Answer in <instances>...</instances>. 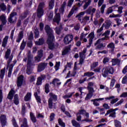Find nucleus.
Masks as SVG:
<instances>
[{
  "mask_svg": "<svg viewBox=\"0 0 127 127\" xmlns=\"http://www.w3.org/2000/svg\"><path fill=\"white\" fill-rule=\"evenodd\" d=\"M45 29L46 30V32H47L48 35V39L47 40V43L49 45V49L52 50L54 48V36H53V30L51 29L49 25H46Z\"/></svg>",
  "mask_w": 127,
  "mask_h": 127,
  "instance_id": "f257e3e1",
  "label": "nucleus"
},
{
  "mask_svg": "<svg viewBox=\"0 0 127 127\" xmlns=\"http://www.w3.org/2000/svg\"><path fill=\"white\" fill-rule=\"evenodd\" d=\"M33 58V56L31 55L30 52H29L28 53V58H25L23 59L24 62H27V71L26 73L28 75H30L32 73V69L30 68V65L31 64V61H32V59Z\"/></svg>",
  "mask_w": 127,
  "mask_h": 127,
  "instance_id": "f03ea898",
  "label": "nucleus"
},
{
  "mask_svg": "<svg viewBox=\"0 0 127 127\" xmlns=\"http://www.w3.org/2000/svg\"><path fill=\"white\" fill-rule=\"evenodd\" d=\"M11 51L9 49H7L6 51L5 52L4 59L7 61V66H9V64L12 61L13 59V55L11 54Z\"/></svg>",
  "mask_w": 127,
  "mask_h": 127,
  "instance_id": "7ed1b4c3",
  "label": "nucleus"
},
{
  "mask_svg": "<svg viewBox=\"0 0 127 127\" xmlns=\"http://www.w3.org/2000/svg\"><path fill=\"white\" fill-rule=\"evenodd\" d=\"M111 26H112V21L110 20H106L105 23L102 24L101 27L97 30V33H101V32L104 30V27H105L106 29H109Z\"/></svg>",
  "mask_w": 127,
  "mask_h": 127,
  "instance_id": "20e7f679",
  "label": "nucleus"
},
{
  "mask_svg": "<svg viewBox=\"0 0 127 127\" xmlns=\"http://www.w3.org/2000/svg\"><path fill=\"white\" fill-rule=\"evenodd\" d=\"M49 96L50 98L49 99V107L50 109H53V101L54 102H56V101H57V96L52 93H50L49 94Z\"/></svg>",
  "mask_w": 127,
  "mask_h": 127,
  "instance_id": "39448f33",
  "label": "nucleus"
},
{
  "mask_svg": "<svg viewBox=\"0 0 127 127\" xmlns=\"http://www.w3.org/2000/svg\"><path fill=\"white\" fill-rule=\"evenodd\" d=\"M45 4L43 2L40 3L37 9V16L40 18L44 14V8Z\"/></svg>",
  "mask_w": 127,
  "mask_h": 127,
  "instance_id": "423d86ee",
  "label": "nucleus"
},
{
  "mask_svg": "<svg viewBox=\"0 0 127 127\" xmlns=\"http://www.w3.org/2000/svg\"><path fill=\"white\" fill-rule=\"evenodd\" d=\"M79 114V115H82L83 116H85L86 119L84 120H83L82 122H86V123H91V122H93L92 120L89 119V114L86 112L84 110H79V112L77 113Z\"/></svg>",
  "mask_w": 127,
  "mask_h": 127,
  "instance_id": "0eeeda50",
  "label": "nucleus"
},
{
  "mask_svg": "<svg viewBox=\"0 0 127 127\" xmlns=\"http://www.w3.org/2000/svg\"><path fill=\"white\" fill-rule=\"evenodd\" d=\"M73 35L68 34L66 35L64 38V44H69L73 41Z\"/></svg>",
  "mask_w": 127,
  "mask_h": 127,
  "instance_id": "6e6552de",
  "label": "nucleus"
},
{
  "mask_svg": "<svg viewBox=\"0 0 127 127\" xmlns=\"http://www.w3.org/2000/svg\"><path fill=\"white\" fill-rule=\"evenodd\" d=\"M57 11H58V8H56L55 10V13H56V15L53 19V21L54 22H56L58 24H59V22H60V20H61V16H60V13H57Z\"/></svg>",
  "mask_w": 127,
  "mask_h": 127,
  "instance_id": "1a4fd4ad",
  "label": "nucleus"
},
{
  "mask_svg": "<svg viewBox=\"0 0 127 127\" xmlns=\"http://www.w3.org/2000/svg\"><path fill=\"white\" fill-rule=\"evenodd\" d=\"M15 15H16V12H12L10 14L8 18V21L10 23H14V22H16V17H15Z\"/></svg>",
  "mask_w": 127,
  "mask_h": 127,
  "instance_id": "9d476101",
  "label": "nucleus"
},
{
  "mask_svg": "<svg viewBox=\"0 0 127 127\" xmlns=\"http://www.w3.org/2000/svg\"><path fill=\"white\" fill-rule=\"evenodd\" d=\"M0 20L2 22V24L0 25V31H1L3 25L6 23V16L4 15L0 16Z\"/></svg>",
  "mask_w": 127,
  "mask_h": 127,
  "instance_id": "9b49d317",
  "label": "nucleus"
},
{
  "mask_svg": "<svg viewBox=\"0 0 127 127\" xmlns=\"http://www.w3.org/2000/svg\"><path fill=\"white\" fill-rule=\"evenodd\" d=\"M23 81H24V77H23L22 75H20L17 78V87H21V86H22V84H23Z\"/></svg>",
  "mask_w": 127,
  "mask_h": 127,
  "instance_id": "f8f14e48",
  "label": "nucleus"
},
{
  "mask_svg": "<svg viewBox=\"0 0 127 127\" xmlns=\"http://www.w3.org/2000/svg\"><path fill=\"white\" fill-rule=\"evenodd\" d=\"M47 67V64L45 63H42L38 65V72H41L43 71Z\"/></svg>",
  "mask_w": 127,
  "mask_h": 127,
  "instance_id": "ddd939ff",
  "label": "nucleus"
},
{
  "mask_svg": "<svg viewBox=\"0 0 127 127\" xmlns=\"http://www.w3.org/2000/svg\"><path fill=\"white\" fill-rule=\"evenodd\" d=\"M0 122L2 127H4L6 125V116L4 115H1L0 117Z\"/></svg>",
  "mask_w": 127,
  "mask_h": 127,
  "instance_id": "4468645a",
  "label": "nucleus"
},
{
  "mask_svg": "<svg viewBox=\"0 0 127 127\" xmlns=\"http://www.w3.org/2000/svg\"><path fill=\"white\" fill-rule=\"evenodd\" d=\"M108 115H110L109 117H111V118H116V112L114 111V109H112L108 110L105 116H108Z\"/></svg>",
  "mask_w": 127,
  "mask_h": 127,
  "instance_id": "2eb2a0df",
  "label": "nucleus"
},
{
  "mask_svg": "<svg viewBox=\"0 0 127 127\" xmlns=\"http://www.w3.org/2000/svg\"><path fill=\"white\" fill-rule=\"evenodd\" d=\"M104 100H105L104 98H96L91 100V102H93L94 106H95V107H99V106H100V104L98 103V101H104Z\"/></svg>",
  "mask_w": 127,
  "mask_h": 127,
  "instance_id": "dca6fc26",
  "label": "nucleus"
},
{
  "mask_svg": "<svg viewBox=\"0 0 127 127\" xmlns=\"http://www.w3.org/2000/svg\"><path fill=\"white\" fill-rule=\"evenodd\" d=\"M77 10H78V7H76V6H75V5L73 6L72 8L69 12L68 15H67V17H68V18L71 17V16H72V15H73L74 12H75V11H77Z\"/></svg>",
  "mask_w": 127,
  "mask_h": 127,
  "instance_id": "f3484780",
  "label": "nucleus"
},
{
  "mask_svg": "<svg viewBox=\"0 0 127 127\" xmlns=\"http://www.w3.org/2000/svg\"><path fill=\"white\" fill-rule=\"evenodd\" d=\"M44 79H45V75H42L39 77L37 81V85H41L42 84V80H44Z\"/></svg>",
  "mask_w": 127,
  "mask_h": 127,
  "instance_id": "a211bd4d",
  "label": "nucleus"
},
{
  "mask_svg": "<svg viewBox=\"0 0 127 127\" xmlns=\"http://www.w3.org/2000/svg\"><path fill=\"white\" fill-rule=\"evenodd\" d=\"M22 38H23V31H21L19 32L18 37L16 40V42L19 43Z\"/></svg>",
  "mask_w": 127,
  "mask_h": 127,
  "instance_id": "6ab92c4d",
  "label": "nucleus"
},
{
  "mask_svg": "<svg viewBox=\"0 0 127 127\" xmlns=\"http://www.w3.org/2000/svg\"><path fill=\"white\" fill-rule=\"evenodd\" d=\"M40 93V90H38L37 92H36L34 93V96L36 98V100H37V103H41V99H40V97L38 96L39 94Z\"/></svg>",
  "mask_w": 127,
  "mask_h": 127,
  "instance_id": "aec40b11",
  "label": "nucleus"
},
{
  "mask_svg": "<svg viewBox=\"0 0 127 127\" xmlns=\"http://www.w3.org/2000/svg\"><path fill=\"white\" fill-rule=\"evenodd\" d=\"M88 37L89 38L90 44H92L93 40L95 38V33L91 32L89 35Z\"/></svg>",
  "mask_w": 127,
  "mask_h": 127,
  "instance_id": "412c9836",
  "label": "nucleus"
},
{
  "mask_svg": "<svg viewBox=\"0 0 127 127\" xmlns=\"http://www.w3.org/2000/svg\"><path fill=\"white\" fill-rule=\"evenodd\" d=\"M102 75L103 77H104V78H107L109 74V72H108V70L107 69V67L103 68L102 70Z\"/></svg>",
  "mask_w": 127,
  "mask_h": 127,
  "instance_id": "4be33fe9",
  "label": "nucleus"
},
{
  "mask_svg": "<svg viewBox=\"0 0 127 127\" xmlns=\"http://www.w3.org/2000/svg\"><path fill=\"white\" fill-rule=\"evenodd\" d=\"M105 36L104 37L99 39L96 42V43L95 44V45H97V44H99V43H101V41H103L104 40H108L110 37L109 36H106L104 35Z\"/></svg>",
  "mask_w": 127,
  "mask_h": 127,
  "instance_id": "5701e85b",
  "label": "nucleus"
},
{
  "mask_svg": "<svg viewBox=\"0 0 127 127\" xmlns=\"http://www.w3.org/2000/svg\"><path fill=\"white\" fill-rule=\"evenodd\" d=\"M9 37L8 36H5V37L3 39L2 46V47H5L6 45L7 44V41L8 40Z\"/></svg>",
  "mask_w": 127,
  "mask_h": 127,
  "instance_id": "b1692460",
  "label": "nucleus"
},
{
  "mask_svg": "<svg viewBox=\"0 0 127 127\" xmlns=\"http://www.w3.org/2000/svg\"><path fill=\"white\" fill-rule=\"evenodd\" d=\"M84 1H85V3L83 5V9H86L88 6L91 4V2H92V0H86Z\"/></svg>",
  "mask_w": 127,
  "mask_h": 127,
  "instance_id": "393cba45",
  "label": "nucleus"
},
{
  "mask_svg": "<svg viewBox=\"0 0 127 127\" xmlns=\"http://www.w3.org/2000/svg\"><path fill=\"white\" fill-rule=\"evenodd\" d=\"M112 62L113 66H115V65H119L121 63V60L118 59H113Z\"/></svg>",
  "mask_w": 127,
  "mask_h": 127,
  "instance_id": "a878e982",
  "label": "nucleus"
},
{
  "mask_svg": "<svg viewBox=\"0 0 127 127\" xmlns=\"http://www.w3.org/2000/svg\"><path fill=\"white\" fill-rule=\"evenodd\" d=\"M30 117L32 123H36L37 122L36 118L35 117V116L32 112H31L30 113Z\"/></svg>",
  "mask_w": 127,
  "mask_h": 127,
  "instance_id": "bb28decb",
  "label": "nucleus"
},
{
  "mask_svg": "<svg viewBox=\"0 0 127 127\" xmlns=\"http://www.w3.org/2000/svg\"><path fill=\"white\" fill-rule=\"evenodd\" d=\"M14 94V91L11 89L10 91L9 92V94L7 96V98L9 100H12V98H13V94Z\"/></svg>",
  "mask_w": 127,
  "mask_h": 127,
  "instance_id": "cd10ccee",
  "label": "nucleus"
},
{
  "mask_svg": "<svg viewBox=\"0 0 127 127\" xmlns=\"http://www.w3.org/2000/svg\"><path fill=\"white\" fill-rule=\"evenodd\" d=\"M84 14V11L81 12L79 14L76 16V17L78 18V20H80V21H81L83 19V16Z\"/></svg>",
  "mask_w": 127,
  "mask_h": 127,
  "instance_id": "c85d7f7f",
  "label": "nucleus"
},
{
  "mask_svg": "<svg viewBox=\"0 0 127 127\" xmlns=\"http://www.w3.org/2000/svg\"><path fill=\"white\" fill-rule=\"evenodd\" d=\"M14 103L15 105H18L19 104V100L18 99V95L17 94L14 96Z\"/></svg>",
  "mask_w": 127,
  "mask_h": 127,
  "instance_id": "c756f323",
  "label": "nucleus"
},
{
  "mask_svg": "<svg viewBox=\"0 0 127 127\" xmlns=\"http://www.w3.org/2000/svg\"><path fill=\"white\" fill-rule=\"evenodd\" d=\"M31 99V93H28L24 97V101L27 102Z\"/></svg>",
  "mask_w": 127,
  "mask_h": 127,
  "instance_id": "7c9ffc66",
  "label": "nucleus"
},
{
  "mask_svg": "<svg viewBox=\"0 0 127 127\" xmlns=\"http://www.w3.org/2000/svg\"><path fill=\"white\" fill-rule=\"evenodd\" d=\"M70 47H66L65 48H64V51L62 53V55H66L69 51H70Z\"/></svg>",
  "mask_w": 127,
  "mask_h": 127,
  "instance_id": "2f4dec72",
  "label": "nucleus"
},
{
  "mask_svg": "<svg viewBox=\"0 0 127 127\" xmlns=\"http://www.w3.org/2000/svg\"><path fill=\"white\" fill-rule=\"evenodd\" d=\"M53 85H57L58 86H59L60 85H61V82H60V80L56 78L53 80Z\"/></svg>",
  "mask_w": 127,
  "mask_h": 127,
  "instance_id": "473e14b6",
  "label": "nucleus"
},
{
  "mask_svg": "<svg viewBox=\"0 0 127 127\" xmlns=\"http://www.w3.org/2000/svg\"><path fill=\"white\" fill-rule=\"evenodd\" d=\"M71 123L72 124V126L75 127H81V125L79 123L77 122L75 120H72Z\"/></svg>",
  "mask_w": 127,
  "mask_h": 127,
  "instance_id": "72a5a7b5",
  "label": "nucleus"
},
{
  "mask_svg": "<svg viewBox=\"0 0 127 127\" xmlns=\"http://www.w3.org/2000/svg\"><path fill=\"white\" fill-rule=\"evenodd\" d=\"M59 126L61 127H65V123L63 122V120L61 118H59L58 120Z\"/></svg>",
  "mask_w": 127,
  "mask_h": 127,
  "instance_id": "f704fd0d",
  "label": "nucleus"
},
{
  "mask_svg": "<svg viewBox=\"0 0 127 127\" xmlns=\"http://www.w3.org/2000/svg\"><path fill=\"white\" fill-rule=\"evenodd\" d=\"M25 45H26V42H25V41H24V40H23V41L21 44V46L20 47V50H23V49H24V48H25Z\"/></svg>",
  "mask_w": 127,
  "mask_h": 127,
  "instance_id": "c9c22d12",
  "label": "nucleus"
},
{
  "mask_svg": "<svg viewBox=\"0 0 127 127\" xmlns=\"http://www.w3.org/2000/svg\"><path fill=\"white\" fill-rule=\"evenodd\" d=\"M73 65V64L72 63H67L66 64V65L65 66L64 69L63 70V73L67 70V67L71 68V66Z\"/></svg>",
  "mask_w": 127,
  "mask_h": 127,
  "instance_id": "e433bc0d",
  "label": "nucleus"
},
{
  "mask_svg": "<svg viewBox=\"0 0 127 127\" xmlns=\"http://www.w3.org/2000/svg\"><path fill=\"white\" fill-rule=\"evenodd\" d=\"M106 69L107 70V72H108L109 74H113L114 68L112 66H108V67H106Z\"/></svg>",
  "mask_w": 127,
  "mask_h": 127,
  "instance_id": "4c0bfd02",
  "label": "nucleus"
},
{
  "mask_svg": "<svg viewBox=\"0 0 127 127\" xmlns=\"http://www.w3.org/2000/svg\"><path fill=\"white\" fill-rule=\"evenodd\" d=\"M23 124L21 125V127H28V126L27 125V120L25 118H24Z\"/></svg>",
  "mask_w": 127,
  "mask_h": 127,
  "instance_id": "58836bf2",
  "label": "nucleus"
},
{
  "mask_svg": "<svg viewBox=\"0 0 127 127\" xmlns=\"http://www.w3.org/2000/svg\"><path fill=\"white\" fill-rule=\"evenodd\" d=\"M54 1H55V0H51L50 1L49 4L50 9H52L54 7Z\"/></svg>",
  "mask_w": 127,
  "mask_h": 127,
  "instance_id": "ea45409f",
  "label": "nucleus"
},
{
  "mask_svg": "<svg viewBox=\"0 0 127 127\" xmlns=\"http://www.w3.org/2000/svg\"><path fill=\"white\" fill-rule=\"evenodd\" d=\"M44 43V41L43 39H40L39 41H36L35 42L36 45H42Z\"/></svg>",
  "mask_w": 127,
  "mask_h": 127,
  "instance_id": "a19ab883",
  "label": "nucleus"
},
{
  "mask_svg": "<svg viewBox=\"0 0 127 127\" xmlns=\"http://www.w3.org/2000/svg\"><path fill=\"white\" fill-rule=\"evenodd\" d=\"M108 48H111V49H115V44L113 42L110 43L107 45Z\"/></svg>",
  "mask_w": 127,
  "mask_h": 127,
  "instance_id": "79ce46f5",
  "label": "nucleus"
},
{
  "mask_svg": "<svg viewBox=\"0 0 127 127\" xmlns=\"http://www.w3.org/2000/svg\"><path fill=\"white\" fill-rule=\"evenodd\" d=\"M75 92H71L70 93H68L67 94H66V95L63 96L64 99H67V98H71V97H72V96H73V95H74V93Z\"/></svg>",
  "mask_w": 127,
  "mask_h": 127,
  "instance_id": "37998d69",
  "label": "nucleus"
},
{
  "mask_svg": "<svg viewBox=\"0 0 127 127\" xmlns=\"http://www.w3.org/2000/svg\"><path fill=\"white\" fill-rule=\"evenodd\" d=\"M99 65V63L96 62L93 63L91 65V70H93V69H95Z\"/></svg>",
  "mask_w": 127,
  "mask_h": 127,
  "instance_id": "c03bdc74",
  "label": "nucleus"
},
{
  "mask_svg": "<svg viewBox=\"0 0 127 127\" xmlns=\"http://www.w3.org/2000/svg\"><path fill=\"white\" fill-rule=\"evenodd\" d=\"M87 89L89 93H90V94H94V93H95V90H94V88L93 87L88 86Z\"/></svg>",
  "mask_w": 127,
  "mask_h": 127,
  "instance_id": "a18cd8bd",
  "label": "nucleus"
},
{
  "mask_svg": "<svg viewBox=\"0 0 127 127\" xmlns=\"http://www.w3.org/2000/svg\"><path fill=\"white\" fill-rule=\"evenodd\" d=\"M94 72H87L84 73V76H87V77H92L94 75Z\"/></svg>",
  "mask_w": 127,
  "mask_h": 127,
  "instance_id": "49530a36",
  "label": "nucleus"
},
{
  "mask_svg": "<svg viewBox=\"0 0 127 127\" xmlns=\"http://www.w3.org/2000/svg\"><path fill=\"white\" fill-rule=\"evenodd\" d=\"M13 67V66H12V64H11L10 65L8 73V77H10V76H11V72H12Z\"/></svg>",
  "mask_w": 127,
  "mask_h": 127,
  "instance_id": "de8ad7c7",
  "label": "nucleus"
},
{
  "mask_svg": "<svg viewBox=\"0 0 127 127\" xmlns=\"http://www.w3.org/2000/svg\"><path fill=\"white\" fill-rule=\"evenodd\" d=\"M54 119H55V114L51 113L50 116V121L53 122Z\"/></svg>",
  "mask_w": 127,
  "mask_h": 127,
  "instance_id": "09e8293b",
  "label": "nucleus"
},
{
  "mask_svg": "<svg viewBox=\"0 0 127 127\" xmlns=\"http://www.w3.org/2000/svg\"><path fill=\"white\" fill-rule=\"evenodd\" d=\"M92 97H93V93H90L89 92V93L87 94L86 97H85L86 101H88V100H90V99H91Z\"/></svg>",
  "mask_w": 127,
  "mask_h": 127,
  "instance_id": "8fccbe9b",
  "label": "nucleus"
},
{
  "mask_svg": "<svg viewBox=\"0 0 127 127\" xmlns=\"http://www.w3.org/2000/svg\"><path fill=\"white\" fill-rule=\"evenodd\" d=\"M104 47L105 46H104V44L103 43H101L97 46L96 49L101 50L102 49H104Z\"/></svg>",
  "mask_w": 127,
  "mask_h": 127,
  "instance_id": "3c124183",
  "label": "nucleus"
},
{
  "mask_svg": "<svg viewBox=\"0 0 127 127\" xmlns=\"http://www.w3.org/2000/svg\"><path fill=\"white\" fill-rule=\"evenodd\" d=\"M45 91L47 94H48L49 92V84L48 83H47L45 87Z\"/></svg>",
  "mask_w": 127,
  "mask_h": 127,
  "instance_id": "603ef678",
  "label": "nucleus"
},
{
  "mask_svg": "<svg viewBox=\"0 0 127 127\" xmlns=\"http://www.w3.org/2000/svg\"><path fill=\"white\" fill-rule=\"evenodd\" d=\"M115 126L116 127H122V125L121 124V122L118 120H115Z\"/></svg>",
  "mask_w": 127,
  "mask_h": 127,
  "instance_id": "864d4df0",
  "label": "nucleus"
},
{
  "mask_svg": "<svg viewBox=\"0 0 127 127\" xmlns=\"http://www.w3.org/2000/svg\"><path fill=\"white\" fill-rule=\"evenodd\" d=\"M59 67H60V62H57L55 66L56 71H58V70H59Z\"/></svg>",
  "mask_w": 127,
  "mask_h": 127,
  "instance_id": "5fc2aeb1",
  "label": "nucleus"
},
{
  "mask_svg": "<svg viewBox=\"0 0 127 127\" xmlns=\"http://www.w3.org/2000/svg\"><path fill=\"white\" fill-rule=\"evenodd\" d=\"M12 125L14 127H18V125H17V123H16V121L14 118H13L12 120Z\"/></svg>",
  "mask_w": 127,
  "mask_h": 127,
  "instance_id": "6e6d98bb",
  "label": "nucleus"
},
{
  "mask_svg": "<svg viewBox=\"0 0 127 127\" xmlns=\"http://www.w3.org/2000/svg\"><path fill=\"white\" fill-rule=\"evenodd\" d=\"M87 35H88V34H85L84 33V32L82 33L80 35V40H83V39H84V38H86V36H87Z\"/></svg>",
  "mask_w": 127,
  "mask_h": 127,
  "instance_id": "4d7b16f0",
  "label": "nucleus"
},
{
  "mask_svg": "<svg viewBox=\"0 0 127 127\" xmlns=\"http://www.w3.org/2000/svg\"><path fill=\"white\" fill-rule=\"evenodd\" d=\"M4 69L1 70L0 73V78H1V79H3V77H4Z\"/></svg>",
  "mask_w": 127,
  "mask_h": 127,
  "instance_id": "13d9d810",
  "label": "nucleus"
},
{
  "mask_svg": "<svg viewBox=\"0 0 127 127\" xmlns=\"http://www.w3.org/2000/svg\"><path fill=\"white\" fill-rule=\"evenodd\" d=\"M127 74L122 79V84H127Z\"/></svg>",
  "mask_w": 127,
  "mask_h": 127,
  "instance_id": "bf43d9fd",
  "label": "nucleus"
},
{
  "mask_svg": "<svg viewBox=\"0 0 127 127\" xmlns=\"http://www.w3.org/2000/svg\"><path fill=\"white\" fill-rule=\"evenodd\" d=\"M0 8L1 10H5L6 9V6H5L3 3L0 4Z\"/></svg>",
  "mask_w": 127,
  "mask_h": 127,
  "instance_id": "052dcab7",
  "label": "nucleus"
},
{
  "mask_svg": "<svg viewBox=\"0 0 127 127\" xmlns=\"http://www.w3.org/2000/svg\"><path fill=\"white\" fill-rule=\"evenodd\" d=\"M115 83H116V80L114 79H112L110 83V89H112L115 86Z\"/></svg>",
  "mask_w": 127,
  "mask_h": 127,
  "instance_id": "680f3d73",
  "label": "nucleus"
},
{
  "mask_svg": "<svg viewBox=\"0 0 127 127\" xmlns=\"http://www.w3.org/2000/svg\"><path fill=\"white\" fill-rule=\"evenodd\" d=\"M25 110H26L25 105L23 103L22 104V115H24V114L25 113Z\"/></svg>",
  "mask_w": 127,
  "mask_h": 127,
  "instance_id": "e2e57ef3",
  "label": "nucleus"
},
{
  "mask_svg": "<svg viewBox=\"0 0 127 127\" xmlns=\"http://www.w3.org/2000/svg\"><path fill=\"white\" fill-rule=\"evenodd\" d=\"M65 5H66V2H64L62 5V7L60 9V11L61 12H64V7H65Z\"/></svg>",
  "mask_w": 127,
  "mask_h": 127,
  "instance_id": "0e129e2a",
  "label": "nucleus"
},
{
  "mask_svg": "<svg viewBox=\"0 0 127 127\" xmlns=\"http://www.w3.org/2000/svg\"><path fill=\"white\" fill-rule=\"evenodd\" d=\"M123 9H124V7L121 6L118 7V10H117L119 13L122 14L123 13Z\"/></svg>",
  "mask_w": 127,
  "mask_h": 127,
  "instance_id": "69168bd1",
  "label": "nucleus"
},
{
  "mask_svg": "<svg viewBox=\"0 0 127 127\" xmlns=\"http://www.w3.org/2000/svg\"><path fill=\"white\" fill-rule=\"evenodd\" d=\"M105 8H106V4L102 5L100 9V11L101 13H104L105 12Z\"/></svg>",
  "mask_w": 127,
  "mask_h": 127,
  "instance_id": "338daca9",
  "label": "nucleus"
},
{
  "mask_svg": "<svg viewBox=\"0 0 127 127\" xmlns=\"http://www.w3.org/2000/svg\"><path fill=\"white\" fill-rule=\"evenodd\" d=\"M109 61H110V58L106 57L103 59V62L104 64H106L108 63Z\"/></svg>",
  "mask_w": 127,
  "mask_h": 127,
  "instance_id": "774afa93",
  "label": "nucleus"
}]
</instances>
